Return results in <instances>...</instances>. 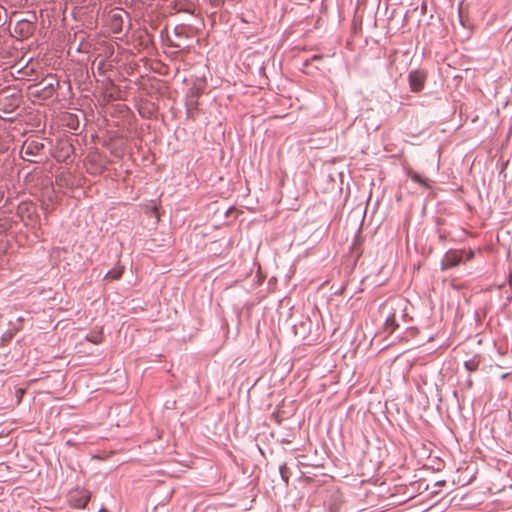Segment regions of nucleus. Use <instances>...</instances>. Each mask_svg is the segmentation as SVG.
<instances>
[{
  "instance_id": "nucleus-1",
  "label": "nucleus",
  "mask_w": 512,
  "mask_h": 512,
  "mask_svg": "<svg viewBox=\"0 0 512 512\" xmlns=\"http://www.w3.org/2000/svg\"><path fill=\"white\" fill-rule=\"evenodd\" d=\"M90 500V493L84 489H75L69 494V503L75 508H84Z\"/></svg>"
},
{
  "instance_id": "nucleus-2",
  "label": "nucleus",
  "mask_w": 512,
  "mask_h": 512,
  "mask_svg": "<svg viewBox=\"0 0 512 512\" xmlns=\"http://www.w3.org/2000/svg\"><path fill=\"white\" fill-rule=\"evenodd\" d=\"M464 251L452 250L445 254L442 259L441 266L443 270L458 266L463 262Z\"/></svg>"
},
{
  "instance_id": "nucleus-3",
  "label": "nucleus",
  "mask_w": 512,
  "mask_h": 512,
  "mask_svg": "<svg viewBox=\"0 0 512 512\" xmlns=\"http://www.w3.org/2000/svg\"><path fill=\"white\" fill-rule=\"evenodd\" d=\"M410 89L419 92L423 89L426 80V73L422 70H413L408 76Z\"/></svg>"
},
{
  "instance_id": "nucleus-4",
  "label": "nucleus",
  "mask_w": 512,
  "mask_h": 512,
  "mask_svg": "<svg viewBox=\"0 0 512 512\" xmlns=\"http://www.w3.org/2000/svg\"><path fill=\"white\" fill-rule=\"evenodd\" d=\"M398 327V324L396 323V318H395V314H391L390 316H388V318L386 319L385 321V324H384V330L388 333V334H392Z\"/></svg>"
},
{
  "instance_id": "nucleus-5",
  "label": "nucleus",
  "mask_w": 512,
  "mask_h": 512,
  "mask_svg": "<svg viewBox=\"0 0 512 512\" xmlns=\"http://www.w3.org/2000/svg\"><path fill=\"white\" fill-rule=\"evenodd\" d=\"M408 174L412 181L420 184L421 186H423L425 188H430L428 180L423 178L419 173L414 172V171H409Z\"/></svg>"
},
{
  "instance_id": "nucleus-6",
  "label": "nucleus",
  "mask_w": 512,
  "mask_h": 512,
  "mask_svg": "<svg viewBox=\"0 0 512 512\" xmlns=\"http://www.w3.org/2000/svg\"><path fill=\"white\" fill-rule=\"evenodd\" d=\"M20 31L22 35L31 33V24L28 21H20L15 26V32Z\"/></svg>"
},
{
  "instance_id": "nucleus-7",
  "label": "nucleus",
  "mask_w": 512,
  "mask_h": 512,
  "mask_svg": "<svg viewBox=\"0 0 512 512\" xmlns=\"http://www.w3.org/2000/svg\"><path fill=\"white\" fill-rule=\"evenodd\" d=\"M122 274H123L122 267L113 268L106 274L105 278L111 279V280H117V279L121 278Z\"/></svg>"
},
{
  "instance_id": "nucleus-8",
  "label": "nucleus",
  "mask_w": 512,
  "mask_h": 512,
  "mask_svg": "<svg viewBox=\"0 0 512 512\" xmlns=\"http://www.w3.org/2000/svg\"><path fill=\"white\" fill-rule=\"evenodd\" d=\"M478 364H479V360L474 358L472 360L466 361L465 367L467 368L468 371L472 372L478 368Z\"/></svg>"
},
{
  "instance_id": "nucleus-9",
  "label": "nucleus",
  "mask_w": 512,
  "mask_h": 512,
  "mask_svg": "<svg viewBox=\"0 0 512 512\" xmlns=\"http://www.w3.org/2000/svg\"><path fill=\"white\" fill-rule=\"evenodd\" d=\"M280 473L285 482H288L287 469L285 466L280 467Z\"/></svg>"
},
{
  "instance_id": "nucleus-10",
  "label": "nucleus",
  "mask_w": 512,
  "mask_h": 512,
  "mask_svg": "<svg viewBox=\"0 0 512 512\" xmlns=\"http://www.w3.org/2000/svg\"><path fill=\"white\" fill-rule=\"evenodd\" d=\"M88 340L95 344H98L101 342L100 337H88Z\"/></svg>"
},
{
  "instance_id": "nucleus-11",
  "label": "nucleus",
  "mask_w": 512,
  "mask_h": 512,
  "mask_svg": "<svg viewBox=\"0 0 512 512\" xmlns=\"http://www.w3.org/2000/svg\"><path fill=\"white\" fill-rule=\"evenodd\" d=\"M473 255H474V254H473V252H472V251H469V252L467 253V260L472 259V258H473Z\"/></svg>"
}]
</instances>
